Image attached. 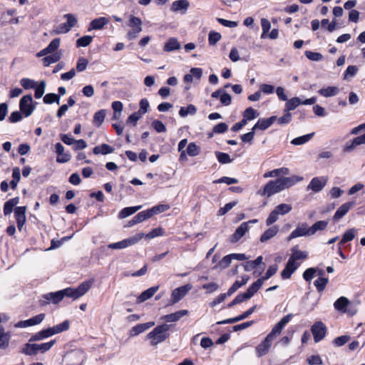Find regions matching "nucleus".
<instances>
[{
  "instance_id": "1",
  "label": "nucleus",
  "mask_w": 365,
  "mask_h": 365,
  "mask_svg": "<svg viewBox=\"0 0 365 365\" xmlns=\"http://www.w3.org/2000/svg\"><path fill=\"white\" fill-rule=\"evenodd\" d=\"M292 314H289L284 316L272 329L271 332L265 339L257 346L256 353L258 357L266 355L272 344L273 340L280 334L282 330L286 324L291 320Z\"/></svg>"
},
{
  "instance_id": "2",
  "label": "nucleus",
  "mask_w": 365,
  "mask_h": 365,
  "mask_svg": "<svg viewBox=\"0 0 365 365\" xmlns=\"http://www.w3.org/2000/svg\"><path fill=\"white\" fill-rule=\"evenodd\" d=\"M291 252L292 254L281 273L282 278L284 279H289L294 271L299 267L300 263L297 262L298 260H304L308 257V252L300 250L298 245L292 247Z\"/></svg>"
},
{
  "instance_id": "3",
  "label": "nucleus",
  "mask_w": 365,
  "mask_h": 365,
  "mask_svg": "<svg viewBox=\"0 0 365 365\" xmlns=\"http://www.w3.org/2000/svg\"><path fill=\"white\" fill-rule=\"evenodd\" d=\"M171 327V324H163L154 328L146 336L147 339L150 340V344L156 346L165 341L170 336L168 330Z\"/></svg>"
},
{
  "instance_id": "4",
  "label": "nucleus",
  "mask_w": 365,
  "mask_h": 365,
  "mask_svg": "<svg viewBox=\"0 0 365 365\" xmlns=\"http://www.w3.org/2000/svg\"><path fill=\"white\" fill-rule=\"evenodd\" d=\"M56 343V340H51L43 344L27 343L23 347L21 352L26 355H36L38 352L44 353L48 351Z\"/></svg>"
},
{
  "instance_id": "5",
  "label": "nucleus",
  "mask_w": 365,
  "mask_h": 365,
  "mask_svg": "<svg viewBox=\"0 0 365 365\" xmlns=\"http://www.w3.org/2000/svg\"><path fill=\"white\" fill-rule=\"evenodd\" d=\"M334 308L343 313L353 316L357 312V309L346 297H339L334 303Z\"/></svg>"
},
{
  "instance_id": "6",
  "label": "nucleus",
  "mask_w": 365,
  "mask_h": 365,
  "mask_svg": "<svg viewBox=\"0 0 365 365\" xmlns=\"http://www.w3.org/2000/svg\"><path fill=\"white\" fill-rule=\"evenodd\" d=\"M144 237V233L140 232L133 235L129 238L123 240L120 242L110 243L108 245L109 249L113 250H121L127 248L130 246L134 245L138 243L140 240H142Z\"/></svg>"
},
{
  "instance_id": "7",
  "label": "nucleus",
  "mask_w": 365,
  "mask_h": 365,
  "mask_svg": "<svg viewBox=\"0 0 365 365\" xmlns=\"http://www.w3.org/2000/svg\"><path fill=\"white\" fill-rule=\"evenodd\" d=\"M128 26L131 29L128 32L127 38L129 40L136 38L138 34L142 31V21L140 18L131 15L130 16Z\"/></svg>"
},
{
  "instance_id": "8",
  "label": "nucleus",
  "mask_w": 365,
  "mask_h": 365,
  "mask_svg": "<svg viewBox=\"0 0 365 365\" xmlns=\"http://www.w3.org/2000/svg\"><path fill=\"white\" fill-rule=\"evenodd\" d=\"M66 19V22L60 24L55 30L56 34H66L76 24L77 18L72 14H66L63 16Z\"/></svg>"
},
{
  "instance_id": "9",
  "label": "nucleus",
  "mask_w": 365,
  "mask_h": 365,
  "mask_svg": "<svg viewBox=\"0 0 365 365\" xmlns=\"http://www.w3.org/2000/svg\"><path fill=\"white\" fill-rule=\"evenodd\" d=\"M282 191L280 187L278 179L276 180L269 181L264 187V189L258 192V194L261 195H267L270 197L275 193H278Z\"/></svg>"
},
{
  "instance_id": "10",
  "label": "nucleus",
  "mask_w": 365,
  "mask_h": 365,
  "mask_svg": "<svg viewBox=\"0 0 365 365\" xmlns=\"http://www.w3.org/2000/svg\"><path fill=\"white\" fill-rule=\"evenodd\" d=\"M32 102L33 98L31 95H26L20 101V109L26 117L29 116L34 110V106L32 105Z\"/></svg>"
},
{
  "instance_id": "11",
  "label": "nucleus",
  "mask_w": 365,
  "mask_h": 365,
  "mask_svg": "<svg viewBox=\"0 0 365 365\" xmlns=\"http://www.w3.org/2000/svg\"><path fill=\"white\" fill-rule=\"evenodd\" d=\"M69 327L70 322L68 320H66L63 322L57 324L56 326L43 329V331L45 333L46 337L48 338L56 334H59L64 331H67L69 329Z\"/></svg>"
},
{
  "instance_id": "12",
  "label": "nucleus",
  "mask_w": 365,
  "mask_h": 365,
  "mask_svg": "<svg viewBox=\"0 0 365 365\" xmlns=\"http://www.w3.org/2000/svg\"><path fill=\"white\" fill-rule=\"evenodd\" d=\"M327 328L322 322H317L312 327V333L315 342L320 341L325 336Z\"/></svg>"
},
{
  "instance_id": "13",
  "label": "nucleus",
  "mask_w": 365,
  "mask_h": 365,
  "mask_svg": "<svg viewBox=\"0 0 365 365\" xmlns=\"http://www.w3.org/2000/svg\"><path fill=\"white\" fill-rule=\"evenodd\" d=\"M311 232L309 227H308L307 223H302L299 225L297 228L293 230L291 234L287 237V240L290 241L292 239L304 237V236H311Z\"/></svg>"
},
{
  "instance_id": "14",
  "label": "nucleus",
  "mask_w": 365,
  "mask_h": 365,
  "mask_svg": "<svg viewBox=\"0 0 365 365\" xmlns=\"http://www.w3.org/2000/svg\"><path fill=\"white\" fill-rule=\"evenodd\" d=\"M192 289L190 284L175 289L172 292V303L175 304L181 300L187 293Z\"/></svg>"
},
{
  "instance_id": "15",
  "label": "nucleus",
  "mask_w": 365,
  "mask_h": 365,
  "mask_svg": "<svg viewBox=\"0 0 365 365\" xmlns=\"http://www.w3.org/2000/svg\"><path fill=\"white\" fill-rule=\"evenodd\" d=\"M327 182V178L326 177H316L314 178L307 186V190H311L314 192H319L321 191Z\"/></svg>"
},
{
  "instance_id": "16",
  "label": "nucleus",
  "mask_w": 365,
  "mask_h": 365,
  "mask_svg": "<svg viewBox=\"0 0 365 365\" xmlns=\"http://www.w3.org/2000/svg\"><path fill=\"white\" fill-rule=\"evenodd\" d=\"M302 177H299L297 175H292L291 177L278 178L280 187H282V190L289 188L290 187L294 185L298 182L302 181Z\"/></svg>"
},
{
  "instance_id": "17",
  "label": "nucleus",
  "mask_w": 365,
  "mask_h": 365,
  "mask_svg": "<svg viewBox=\"0 0 365 365\" xmlns=\"http://www.w3.org/2000/svg\"><path fill=\"white\" fill-rule=\"evenodd\" d=\"M26 207H17L15 208L14 213L16 220L17 227L19 230H21L26 222Z\"/></svg>"
},
{
  "instance_id": "18",
  "label": "nucleus",
  "mask_w": 365,
  "mask_h": 365,
  "mask_svg": "<svg viewBox=\"0 0 365 365\" xmlns=\"http://www.w3.org/2000/svg\"><path fill=\"white\" fill-rule=\"evenodd\" d=\"M56 152L58 154L56 162L58 163H67L71 158L70 153H64V147L60 143L56 144Z\"/></svg>"
},
{
  "instance_id": "19",
  "label": "nucleus",
  "mask_w": 365,
  "mask_h": 365,
  "mask_svg": "<svg viewBox=\"0 0 365 365\" xmlns=\"http://www.w3.org/2000/svg\"><path fill=\"white\" fill-rule=\"evenodd\" d=\"M248 222H242L232 235L230 241L232 243L238 242L249 230Z\"/></svg>"
},
{
  "instance_id": "20",
  "label": "nucleus",
  "mask_w": 365,
  "mask_h": 365,
  "mask_svg": "<svg viewBox=\"0 0 365 365\" xmlns=\"http://www.w3.org/2000/svg\"><path fill=\"white\" fill-rule=\"evenodd\" d=\"M255 308H256V306H254V307L250 308L247 311L245 312L244 313H242V314H240L236 317L227 319H225L223 321H220V322H218L217 324H232V323H236L237 322L243 320L245 319H247L250 315H251L255 312Z\"/></svg>"
},
{
  "instance_id": "21",
  "label": "nucleus",
  "mask_w": 365,
  "mask_h": 365,
  "mask_svg": "<svg viewBox=\"0 0 365 365\" xmlns=\"http://www.w3.org/2000/svg\"><path fill=\"white\" fill-rule=\"evenodd\" d=\"M155 325L154 322H149L147 323L143 324H139L133 327L130 330V336H135L145 331L148 330V329L151 328Z\"/></svg>"
},
{
  "instance_id": "22",
  "label": "nucleus",
  "mask_w": 365,
  "mask_h": 365,
  "mask_svg": "<svg viewBox=\"0 0 365 365\" xmlns=\"http://www.w3.org/2000/svg\"><path fill=\"white\" fill-rule=\"evenodd\" d=\"M277 120V116H271L266 119H259L257 123L253 126V130H266L269 128Z\"/></svg>"
},
{
  "instance_id": "23",
  "label": "nucleus",
  "mask_w": 365,
  "mask_h": 365,
  "mask_svg": "<svg viewBox=\"0 0 365 365\" xmlns=\"http://www.w3.org/2000/svg\"><path fill=\"white\" fill-rule=\"evenodd\" d=\"M354 206V202H348L343 205H341L336 211L333 219L334 220H339L341 217H343L350 209H351Z\"/></svg>"
},
{
  "instance_id": "24",
  "label": "nucleus",
  "mask_w": 365,
  "mask_h": 365,
  "mask_svg": "<svg viewBox=\"0 0 365 365\" xmlns=\"http://www.w3.org/2000/svg\"><path fill=\"white\" fill-rule=\"evenodd\" d=\"M109 21L108 18L103 16L95 19L90 22L88 31L102 29Z\"/></svg>"
},
{
  "instance_id": "25",
  "label": "nucleus",
  "mask_w": 365,
  "mask_h": 365,
  "mask_svg": "<svg viewBox=\"0 0 365 365\" xmlns=\"http://www.w3.org/2000/svg\"><path fill=\"white\" fill-rule=\"evenodd\" d=\"M188 314V311L186 309L180 310L175 313H172L170 314L164 315L161 317L160 319L164 320L167 322H178L182 317Z\"/></svg>"
},
{
  "instance_id": "26",
  "label": "nucleus",
  "mask_w": 365,
  "mask_h": 365,
  "mask_svg": "<svg viewBox=\"0 0 365 365\" xmlns=\"http://www.w3.org/2000/svg\"><path fill=\"white\" fill-rule=\"evenodd\" d=\"M365 144V133L353 139L350 144L347 143L344 147V152H350L356 146Z\"/></svg>"
},
{
  "instance_id": "27",
  "label": "nucleus",
  "mask_w": 365,
  "mask_h": 365,
  "mask_svg": "<svg viewBox=\"0 0 365 365\" xmlns=\"http://www.w3.org/2000/svg\"><path fill=\"white\" fill-rule=\"evenodd\" d=\"M159 289V286L152 287L145 291L143 292L138 298L139 303L143 302L147 299H150Z\"/></svg>"
},
{
  "instance_id": "28",
  "label": "nucleus",
  "mask_w": 365,
  "mask_h": 365,
  "mask_svg": "<svg viewBox=\"0 0 365 365\" xmlns=\"http://www.w3.org/2000/svg\"><path fill=\"white\" fill-rule=\"evenodd\" d=\"M264 282L261 278L255 282L244 293L247 298L250 299L262 286Z\"/></svg>"
},
{
  "instance_id": "29",
  "label": "nucleus",
  "mask_w": 365,
  "mask_h": 365,
  "mask_svg": "<svg viewBox=\"0 0 365 365\" xmlns=\"http://www.w3.org/2000/svg\"><path fill=\"white\" fill-rule=\"evenodd\" d=\"M278 232L279 227L277 225H274L269 227L261 235L260 242H265L268 241L269 240L274 237L278 233Z\"/></svg>"
},
{
  "instance_id": "30",
  "label": "nucleus",
  "mask_w": 365,
  "mask_h": 365,
  "mask_svg": "<svg viewBox=\"0 0 365 365\" xmlns=\"http://www.w3.org/2000/svg\"><path fill=\"white\" fill-rule=\"evenodd\" d=\"M11 339L10 332H5L3 328L0 329V349H6L9 346Z\"/></svg>"
},
{
  "instance_id": "31",
  "label": "nucleus",
  "mask_w": 365,
  "mask_h": 365,
  "mask_svg": "<svg viewBox=\"0 0 365 365\" xmlns=\"http://www.w3.org/2000/svg\"><path fill=\"white\" fill-rule=\"evenodd\" d=\"M180 48V43L176 38H170L165 43L163 50L166 52H171L175 50H178Z\"/></svg>"
},
{
  "instance_id": "32",
  "label": "nucleus",
  "mask_w": 365,
  "mask_h": 365,
  "mask_svg": "<svg viewBox=\"0 0 365 365\" xmlns=\"http://www.w3.org/2000/svg\"><path fill=\"white\" fill-rule=\"evenodd\" d=\"M250 277L247 275H244L242 277L241 281L237 280L228 289L227 294L228 296H231L238 289H240L242 286L246 284L249 281Z\"/></svg>"
},
{
  "instance_id": "33",
  "label": "nucleus",
  "mask_w": 365,
  "mask_h": 365,
  "mask_svg": "<svg viewBox=\"0 0 365 365\" xmlns=\"http://www.w3.org/2000/svg\"><path fill=\"white\" fill-rule=\"evenodd\" d=\"M289 170L287 168H281L268 171L263 175L264 178L279 177L280 175H287Z\"/></svg>"
},
{
  "instance_id": "34",
  "label": "nucleus",
  "mask_w": 365,
  "mask_h": 365,
  "mask_svg": "<svg viewBox=\"0 0 365 365\" xmlns=\"http://www.w3.org/2000/svg\"><path fill=\"white\" fill-rule=\"evenodd\" d=\"M339 92V89L336 86H329L327 88H321L318 93L324 97H331L336 96Z\"/></svg>"
},
{
  "instance_id": "35",
  "label": "nucleus",
  "mask_w": 365,
  "mask_h": 365,
  "mask_svg": "<svg viewBox=\"0 0 365 365\" xmlns=\"http://www.w3.org/2000/svg\"><path fill=\"white\" fill-rule=\"evenodd\" d=\"M44 299L51 301L53 304H58L63 299L61 290L56 292H50L44 295Z\"/></svg>"
},
{
  "instance_id": "36",
  "label": "nucleus",
  "mask_w": 365,
  "mask_h": 365,
  "mask_svg": "<svg viewBox=\"0 0 365 365\" xmlns=\"http://www.w3.org/2000/svg\"><path fill=\"white\" fill-rule=\"evenodd\" d=\"M113 151H114V148L106 143H103L98 146H96L93 148V153L95 155H99V154L107 155L109 153H112Z\"/></svg>"
},
{
  "instance_id": "37",
  "label": "nucleus",
  "mask_w": 365,
  "mask_h": 365,
  "mask_svg": "<svg viewBox=\"0 0 365 365\" xmlns=\"http://www.w3.org/2000/svg\"><path fill=\"white\" fill-rule=\"evenodd\" d=\"M190 3L187 0H178L172 4V11L177 12L180 10L186 11L189 7Z\"/></svg>"
},
{
  "instance_id": "38",
  "label": "nucleus",
  "mask_w": 365,
  "mask_h": 365,
  "mask_svg": "<svg viewBox=\"0 0 365 365\" xmlns=\"http://www.w3.org/2000/svg\"><path fill=\"white\" fill-rule=\"evenodd\" d=\"M93 281H85L82 282L76 289V292L78 298L84 295L91 287Z\"/></svg>"
},
{
  "instance_id": "39",
  "label": "nucleus",
  "mask_w": 365,
  "mask_h": 365,
  "mask_svg": "<svg viewBox=\"0 0 365 365\" xmlns=\"http://www.w3.org/2000/svg\"><path fill=\"white\" fill-rule=\"evenodd\" d=\"M19 202V197H16L6 201L4 206V212L5 215H10L12 212L14 207Z\"/></svg>"
},
{
  "instance_id": "40",
  "label": "nucleus",
  "mask_w": 365,
  "mask_h": 365,
  "mask_svg": "<svg viewBox=\"0 0 365 365\" xmlns=\"http://www.w3.org/2000/svg\"><path fill=\"white\" fill-rule=\"evenodd\" d=\"M61 58V53L55 52L49 56L44 57L42 61L45 66H48L49 65L58 61Z\"/></svg>"
},
{
  "instance_id": "41",
  "label": "nucleus",
  "mask_w": 365,
  "mask_h": 365,
  "mask_svg": "<svg viewBox=\"0 0 365 365\" xmlns=\"http://www.w3.org/2000/svg\"><path fill=\"white\" fill-rule=\"evenodd\" d=\"M141 207V205L125 207L120 212L118 217L120 219L128 217V216L134 214L135 212L139 210Z\"/></svg>"
},
{
  "instance_id": "42",
  "label": "nucleus",
  "mask_w": 365,
  "mask_h": 365,
  "mask_svg": "<svg viewBox=\"0 0 365 365\" xmlns=\"http://www.w3.org/2000/svg\"><path fill=\"white\" fill-rule=\"evenodd\" d=\"M300 104L301 100L297 97H294L289 100H287L284 111L289 112L290 110H293L295 108H297Z\"/></svg>"
},
{
  "instance_id": "43",
  "label": "nucleus",
  "mask_w": 365,
  "mask_h": 365,
  "mask_svg": "<svg viewBox=\"0 0 365 365\" xmlns=\"http://www.w3.org/2000/svg\"><path fill=\"white\" fill-rule=\"evenodd\" d=\"M314 135V133H312L307 134V135H302L300 137L295 138L291 141V143L294 145H303V144L307 143L308 141H309L312 138Z\"/></svg>"
},
{
  "instance_id": "44",
  "label": "nucleus",
  "mask_w": 365,
  "mask_h": 365,
  "mask_svg": "<svg viewBox=\"0 0 365 365\" xmlns=\"http://www.w3.org/2000/svg\"><path fill=\"white\" fill-rule=\"evenodd\" d=\"M328 225V222L325 220H320L315 222L309 227L311 235H314L317 231L324 230Z\"/></svg>"
},
{
  "instance_id": "45",
  "label": "nucleus",
  "mask_w": 365,
  "mask_h": 365,
  "mask_svg": "<svg viewBox=\"0 0 365 365\" xmlns=\"http://www.w3.org/2000/svg\"><path fill=\"white\" fill-rule=\"evenodd\" d=\"M170 205L167 204H160L156 206L153 207L151 209H149L148 211L151 217L154 215H157L163 212H165L170 209Z\"/></svg>"
},
{
  "instance_id": "46",
  "label": "nucleus",
  "mask_w": 365,
  "mask_h": 365,
  "mask_svg": "<svg viewBox=\"0 0 365 365\" xmlns=\"http://www.w3.org/2000/svg\"><path fill=\"white\" fill-rule=\"evenodd\" d=\"M106 113L105 110H100L94 114L93 123L99 127L101 125L106 118Z\"/></svg>"
},
{
  "instance_id": "47",
  "label": "nucleus",
  "mask_w": 365,
  "mask_h": 365,
  "mask_svg": "<svg viewBox=\"0 0 365 365\" xmlns=\"http://www.w3.org/2000/svg\"><path fill=\"white\" fill-rule=\"evenodd\" d=\"M197 112V108L196 107L192 105V104H190L187 107H181L180 111H179V115L181 116V117H185L187 116L188 114H191V115H193L195 114V113Z\"/></svg>"
},
{
  "instance_id": "48",
  "label": "nucleus",
  "mask_w": 365,
  "mask_h": 365,
  "mask_svg": "<svg viewBox=\"0 0 365 365\" xmlns=\"http://www.w3.org/2000/svg\"><path fill=\"white\" fill-rule=\"evenodd\" d=\"M43 101L46 104L56 103L58 105L60 103V96L55 93H48L43 97Z\"/></svg>"
},
{
  "instance_id": "49",
  "label": "nucleus",
  "mask_w": 365,
  "mask_h": 365,
  "mask_svg": "<svg viewBox=\"0 0 365 365\" xmlns=\"http://www.w3.org/2000/svg\"><path fill=\"white\" fill-rule=\"evenodd\" d=\"M258 113L255 109L252 108H248L244 111L243 119L247 122L248 120L255 119Z\"/></svg>"
},
{
  "instance_id": "50",
  "label": "nucleus",
  "mask_w": 365,
  "mask_h": 365,
  "mask_svg": "<svg viewBox=\"0 0 365 365\" xmlns=\"http://www.w3.org/2000/svg\"><path fill=\"white\" fill-rule=\"evenodd\" d=\"M150 217H151V216L150 215L148 210L142 211L133 217V222L134 223H140V222H142L144 220L149 219Z\"/></svg>"
},
{
  "instance_id": "51",
  "label": "nucleus",
  "mask_w": 365,
  "mask_h": 365,
  "mask_svg": "<svg viewBox=\"0 0 365 365\" xmlns=\"http://www.w3.org/2000/svg\"><path fill=\"white\" fill-rule=\"evenodd\" d=\"M46 82L44 81H41L37 86L36 85L35 88V98H40L43 96L45 93L46 89Z\"/></svg>"
},
{
  "instance_id": "52",
  "label": "nucleus",
  "mask_w": 365,
  "mask_h": 365,
  "mask_svg": "<svg viewBox=\"0 0 365 365\" xmlns=\"http://www.w3.org/2000/svg\"><path fill=\"white\" fill-rule=\"evenodd\" d=\"M60 46V38H54L52 40L48 46L45 48L46 51L48 54H52L55 52Z\"/></svg>"
},
{
  "instance_id": "53",
  "label": "nucleus",
  "mask_w": 365,
  "mask_h": 365,
  "mask_svg": "<svg viewBox=\"0 0 365 365\" xmlns=\"http://www.w3.org/2000/svg\"><path fill=\"white\" fill-rule=\"evenodd\" d=\"M356 233L357 230L355 228H351L346 230L343 235L342 242H347L351 241L355 237Z\"/></svg>"
},
{
  "instance_id": "54",
  "label": "nucleus",
  "mask_w": 365,
  "mask_h": 365,
  "mask_svg": "<svg viewBox=\"0 0 365 365\" xmlns=\"http://www.w3.org/2000/svg\"><path fill=\"white\" fill-rule=\"evenodd\" d=\"M12 177L13 180L11 181L10 184L11 187L15 189L21 178V173L19 168H15L13 169Z\"/></svg>"
},
{
  "instance_id": "55",
  "label": "nucleus",
  "mask_w": 365,
  "mask_h": 365,
  "mask_svg": "<svg viewBox=\"0 0 365 365\" xmlns=\"http://www.w3.org/2000/svg\"><path fill=\"white\" fill-rule=\"evenodd\" d=\"M261 25H262V33L261 34V38H265L267 36V34L268 33V31H269V29L271 28V24L268 19H267L265 18H262L261 19Z\"/></svg>"
},
{
  "instance_id": "56",
  "label": "nucleus",
  "mask_w": 365,
  "mask_h": 365,
  "mask_svg": "<svg viewBox=\"0 0 365 365\" xmlns=\"http://www.w3.org/2000/svg\"><path fill=\"white\" fill-rule=\"evenodd\" d=\"M329 282L328 278L320 277L314 281V284L316 287L318 292H322Z\"/></svg>"
},
{
  "instance_id": "57",
  "label": "nucleus",
  "mask_w": 365,
  "mask_h": 365,
  "mask_svg": "<svg viewBox=\"0 0 365 365\" xmlns=\"http://www.w3.org/2000/svg\"><path fill=\"white\" fill-rule=\"evenodd\" d=\"M292 209V207L289 204L282 203L277 205L274 210L281 215H285L289 213Z\"/></svg>"
},
{
  "instance_id": "58",
  "label": "nucleus",
  "mask_w": 365,
  "mask_h": 365,
  "mask_svg": "<svg viewBox=\"0 0 365 365\" xmlns=\"http://www.w3.org/2000/svg\"><path fill=\"white\" fill-rule=\"evenodd\" d=\"M222 38V36L220 33L211 31L209 33L208 36V41L209 43L212 46H214Z\"/></svg>"
},
{
  "instance_id": "59",
  "label": "nucleus",
  "mask_w": 365,
  "mask_h": 365,
  "mask_svg": "<svg viewBox=\"0 0 365 365\" xmlns=\"http://www.w3.org/2000/svg\"><path fill=\"white\" fill-rule=\"evenodd\" d=\"M278 267L277 264H273L269 267L268 269L267 270L266 273L264 276L260 277L263 282L265 280L269 279L270 277H272L274 274H276L277 272Z\"/></svg>"
},
{
  "instance_id": "60",
  "label": "nucleus",
  "mask_w": 365,
  "mask_h": 365,
  "mask_svg": "<svg viewBox=\"0 0 365 365\" xmlns=\"http://www.w3.org/2000/svg\"><path fill=\"white\" fill-rule=\"evenodd\" d=\"M216 157L218 161L222 164H227L232 163V160L230 158V155L225 153L216 152Z\"/></svg>"
},
{
  "instance_id": "61",
  "label": "nucleus",
  "mask_w": 365,
  "mask_h": 365,
  "mask_svg": "<svg viewBox=\"0 0 365 365\" xmlns=\"http://www.w3.org/2000/svg\"><path fill=\"white\" fill-rule=\"evenodd\" d=\"M20 84L25 89L34 88L36 87V83L30 78H24L20 81Z\"/></svg>"
},
{
  "instance_id": "62",
  "label": "nucleus",
  "mask_w": 365,
  "mask_h": 365,
  "mask_svg": "<svg viewBox=\"0 0 365 365\" xmlns=\"http://www.w3.org/2000/svg\"><path fill=\"white\" fill-rule=\"evenodd\" d=\"M93 38L91 36H84L76 41L77 46L86 47L92 42Z\"/></svg>"
},
{
  "instance_id": "63",
  "label": "nucleus",
  "mask_w": 365,
  "mask_h": 365,
  "mask_svg": "<svg viewBox=\"0 0 365 365\" xmlns=\"http://www.w3.org/2000/svg\"><path fill=\"white\" fill-rule=\"evenodd\" d=\"M305 56L307 58L311 61H319L322 59L323 56L321 53L317 52H313L310 51H307L305 52Z\"/></svg>"
},
{
  "instance_id": "64",
  "label": "nucleus",
  "mask_w": 365,
  "mask_h": 365,
  "mask_svg": "<svg viewBox=\"0 0 365 365\" xmlns=\"http://www.w3.org/2000/svg\"><path fill=\"white\" fill-rule=\"evenodd\" d=\"M88 63V61L86 58H85L83 57L80 58L78 60V62L76 64V70L78 72H82V71H85L87 68Z\"/></svg>"
}]
</instances>
